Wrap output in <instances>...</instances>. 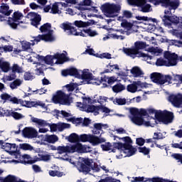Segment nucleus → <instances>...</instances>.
<instances>
[{"instance_id":"obj_1","label":"nucleus","mask_w":182,"mask_h":182,"mask_svg":"<svg viewBox=\"0 0 182 182\" xmlns=\"http://www.w3.org/2000/svg\"><path fill=\"white\" fill-rule=\"evenodd\" d=\"M1 100H4V102H10L12 104L15 105H21L22 106H25L26 107L31 108V107H41L43 108H45L46 104L41 102V101H25V105H24V102L21 99H18L16 97H11L10 95L8 93H4L1 95Z\"/></svg>"},{"instance_id":"obj_2","label":"nucleus","mask_w":182,"mask_h":182,"mask_svg":"<svg viewBox=\"0 0 182 182\" xmlns=\"http://www.w3.org/2000/svg\"><path fill=\"white\" fill-rule=\"evenodd\" d=\"M0 68L4 73L11 70V73L6 77V80L9 82L16 79V73H23V70L18 64H14L11 68L10 63L6 61L0 63Z\"/></svg>"},{"instance_id":"obj_3","label":"nucleus","mask_w":182,"mask_h":182,"mask_svg":"<svg viewBox=\"0 0 182 182\" xmlns=\"http://www.w3.org/2000/svg\"><path fill=\"white\" fill-rule=\"evenodd\" d=\"M154 118L155 124H159V123L168 124L169 123H172L174 119V114L172 112L167 110H158V112H155Z\"/></svg>"},{"instance_id":"obj_4","label":"nucleus","mask_w":182,"mask_h":182,"mask_svg":"<svg viewBox=\"0 0 182 182\" xmlns=\"http://www.w3.org/2000/svg\"><path fill=\"white\" fill-rule=\"evenodd\" d=\"M0 146L1 149H4V151L9 153V155L14 156L15 159H21V151L16 144L5 143L3 140H0Z\"/></svg>"},{"instance_id":"obj_5","label":"nucleus","mask_w":182,"mask_h":182,"mask_svg":"<svg viewBox=\"0 0 182 182\" xmlns=\"http://www.w3.org/2000/svg\"><path fill=\"white\" fill-rule=\"evenodd\" d=\"M100 9L106 17L114 18V14L119 13L121 7L116 4L106 3L101 6Z\"/></svg>"},{"instance_id":"obj_6","label":"nucleus","mask_w":182,"mask_h":182,"mask_svg":"<svg viewBox=\"0 0 182 182\" xmlns=\"http://www.w3.org/2000/svg\"><path fill=\"white\" fill-rule=\"evenodd\" d=\"M52 102L54 104H60L62 105H70V95L65 94L63 91H57L56 95L52 97Z\"/></svg>"},{"instance_id":"obj_7","label":"nucleus","mask_w":182,"mask_h":182,"mask_svg":"<svg viewBox=\"0 0 182 182\" xmlns=\"http://www.w3.org/2000/svg\"><path fill=\"white\" fill-rule=\"evenodd\" d=\"M151 80L152 82L158 85H164L166 82L171 84L173 77L171 75H162L161 73H153L151 74Z\"/></svg>"},{"instance_id":"obj_8","label":"nucleus","mask_w":182,"mask_h":182,"mask_svg":"<svg viewBox=\"0 0 182 182\" xmlns=\"http://www.w3.org/2000/svg\"><path fill=\"white\" fill-rule=\"evenodd\" d=\"M123 53H124L128 56L133 58V59L136 58H146V60H151L153 57L151 55H149L148 54H145L142 52H139L138 49H135L133 47L132 48H123Z\"/></svg>"},{"instance_id":"obj_9","label":"nucleus","mask_w":182,"mask_h":182,"mask_svg":"<svg viewBox=\"0 0 182 182\" xmlns=\"http://www.w3.org/2000/svg\"><path fill=\"white\" fill-rule=\"evenodd\" d=\"M22 18H23V14L19 11H15L12 17H9V20H7V24H9L11 28L16 29L21 23L18 21H21Z\"/></svg>"},{"instance_id":"obj_10","label":"nucleus","mask_w":182,"mask_h":182,"mask_svg":"<svg viewBox=\"0 0 182 182\" xmlns=\"http://www.w3.org/2000/svg\"><path fill=\"white\" fill-rule=\"evenodd\" d=\"M117 138L119 140H122L124 141V144L117 142L114 143V148L117 149L118 150L120 149H129L130 147H132V144L133 143L132 139L130 136H123L122 138H120L119 136H117Z\"/></svg>"},{"instance_id":"obj_11","label":"nucleus","mask_w":182,"mask_h":182,"mask_svg":"<svg viewBox=\"0 0 182 182\" xmlns=\"http://www.w3.org/2000/svg\"><path fill=\"white\" fill-rule=\"evenodd\" d=\"M33 42L38 43L41 41L44 42H54L55 41V37L53 36V31H49L46 34H38V36H33Z\"/></svg>"},{"instance_id":"obj_12","label":"nucleus","mask_w":182,"mask_h":182,"mask_svg":"<svg viewBox=\"0 0 182 182\" xmlns=\"http://www.w3.org/2000/svg\"><path fill=\"white\" fill-rule=\"evenodd\" d=\"M93 160L90 158H82V162L80 163L78 171L87 174L90 172V168L92 166Z\"/></svg>"},{"instance_id":"obj_13","label":"nucleus","mask_w":182,"mask_h":182,"mask_svg":"<svg viewBox=\"0 0 182 182\" xmlns=\"http://www.w3.org/2000/svg\"><path fill=\"white\" fill-rule=\"evenodd\" d=\"M26 18H27L28 19L31 18V25L35 26L37 28L38 26L41 25V21H42V17L41 16V15L33 11L28 13Z\"/></svg>"},{"instance_id":"obj_14","label":"nucleus","mask_w":182,"mask_h":182,"mask_svg":"<svg viewBox=\"0 0 182 182\" xmlns=\"http://www.w3.org/2000/svg\"><path fill=\"white\" fill-rule=\"evenodd\" d=\"M164 58L167 60L169 65L172 67L177 65L178 63V55L175 53L166 50L164 52Z\"/></svg>"},{"instance_id":"obj_15","label":"nucleus","mask_w":182,"mask_h":182,"mask_svg":"<svg viewBox=\"0 0 182 182\" xmlns=\"http://www.w3.org/2000/svg\"><path fill=\"white\" fill-rule=\"evenodd\" d=\"M22 135L26 139H36L38 136V132L33 127H25L22 130Z\"/></svg>"},{"instance_id":"obj_16","label":"nucleus","mask_w":182,"mask_h":182,"mask_svg":"<svg viewBox=\"0 0 182 182\" xmlns=\"http://www.w3.org/2000/svg\"><path fill=\"white\" fill-rule=\"evenodd\" d=\"M62 75L63 77L72 76L75 77L77 79H80V74L76 68H70L67 70H62Z\"/></svg>"},{"instance_id":"obj_17","label":"nucleus","mask_w":182,"mask_h":182,"mask_svg":"<svg viewBox=\"0 0 182 182\" xmlns=\"http://www.w3.org/2000/svg\"><path fill=\"white\" fill-rule=\"evenodd\" d=\"M169 101L176 107H180L182 106V95H171L169 96Z\"/></svg>"},{"instance_id":"obj_18","label":"nucleus","mask_w":182,"mask_h":182,"mask_svg":"<svg viewBox=\"0 0 182 182\" xmlns=\"http://www.w3.org/2000/svg\"><path fill=\"white\" fill-rule=\"evenodd\" d=\"M92 0H83L80 1V4L75 7L78 11H90L92 8H89L88 6H92Z\"/></svg>"},{"instance_id":"obj_19","label":"nucleus","mask_w":182,"mask_h":182,"mask_svg":"<svg viewBox=\"0 0 182 182\" xmlns=\"http://www.w3.org/2000/svg\"><path fill=\"white\" fill-rule=\"evenodd\" d=\"M70 151H72V154H74L75 152L77 153H87V146L82 145L80 143H77L74 145H72L70 146Z\"/></svg>"},{"instance_id":"obj_20","label":"nucleus","mask_w":182,"mask_h":182,"mask_svg":"<svg viewBox=\"0 0 182 182\" xmlns=\"http://www.w3.org/2000/svg\"><path fill=\"white\" fill-rule=\"evenodd\" d=\"M130 114L132 116H138L141 117L149 116L148 112L144 108H141L139 109L138 108H131Z\"/></svg>"},{"instance_id":"obj_21","label":"nucleus","mask_w":182,"mask_h":182,"mask_svg":"<svg viewBox=\"0 0 182 182\" xmlns=\"http://www.w3.org/2000/svg\"><path fill=\"white\" fill-rule=\"evenodd\" d=\"M22 158L23 160L21 161V163L24 164H33L36 163L37 161H40V158L35 156V158L33 159L28 154L23 155Z\"/></svg>"},{"instance_id":"obj_22","label":"nucleus","mask_w":182,"mask_h":182,"mask_svg":"<svg viewBox=\"0 0 182 182\" xmlns=\"http://www.w3.org/2000/svg\"><path fill=\"white\" fill-rule=\"evenodd\" d=\"M80 78L82 80H85L86 82H87V85H92V80H93V78H95V76H93L92 73H90L87 71H83L82 74L80 75Z\"/></svg>"},{"instance_id":"obj_23","label":"nucleus","mask_w":182,"mask_h":182,"mask_svg":"<svg viewBox=\"0 0 182 182\" xmlns=\"http://www.w3.org/2000/svg\"><path fill=\"white\" fill-rule=\"evenodd\" d=\"M54 58L56 59V64L58 65H62L65 62L69 61V58L66 57V55L64 53H56L55 55H53Z\"/></svg>"},{"instance_id":"obj_24","label":"nucleus","mask_w":182,"mask_h":182,"mask_svg":"<svg viewBox=\"0 0 182 182\" xmlns=\"http://www.w3.org/2000/svg\"><path fill=\"white\" fill-rule=\"evenodd\" d=\"M131 122H132L134 124L138 125V126H141L143 125L144 122V119L143 117L140 116H130L129 117Z\"/></svg>"},{"instance_id":"obj_25","label":"nucleus","mask_w":182,"mask_h":182,"mask_svg":"<svg viewBox=\"0 0 182 182\" xmlns=\"http://www.w3.org/2000/svg\"><path fill=\"white\" fill-rule=\"evenodd\" d=\"M155 65H156L157 67H162V66H165L167 68L172 67V65H170L168 62L166 60H165L164 58H157L156 62H155Z\"/></svg>"},{"instance_id":"obj_26","label":"nucleus","mask_w":182,"mask_h":182,"mask_svg":"<svg viewBox=\"0 0 182 182\" xmlns=\"http://www.w3.org/2000/svg\"><path fill=\"white\" fill-rule=\"evenodd\" d=\"M31 120H32L33 123L37 124L40 127H46L50 125L49 123H48L46 120L32 117L31 118Z\"/></svg>"},{"instance_id":"obj_27","label":"nucleus","mask_w":182,"mask_h":182,"mask_svg":"<svg viewBox=\"0 0 182 182\" xmlns=\"http://www.w3.org/2000/svg\"><path fill=\"white\" fill-rule=\"evenodd\" d=\"M98 109L99 106L88 105L86 106V109H85V112L87 113H94L95 116H97L99 114Z\"/></svg>"},{"instance_id":"obj_28","label":"nucleus","mask_w":182,"mask_h":182,"mask_svg":"<svg viewBox=\"0 0 182 182\" xmlns=\"http://www.w3.org/2000/svg\"><path fill=\"white\" fill-rule=\"evenodd\" d=\"M57 151H58V154H72L70 146H59L57 147Z\"/></svg>"},{"instance_id":"obj_29","label":"nucleus","mask_w":182,"mask_h":182,"mask_svg":"<svg viewBox=\"0 0 182 182\" xmlns=\"http://www.w3.org/2000/svg\"><path fill=\"white\" fill-rule=\"evenodd\" d=\"M64 31H69V32H73L76 31V28L72 26L71 23H62L61 26H60Z\"/></svg>"},{"instance_id":"obj_30","label":"nucleus","mask_w":182,"mask_h":182,"mask_svg":"<svg viewBox=\"0 0 182 182\" xmlns=\"http://www.w3.org/2000/svg\"><path fill=\"white\" fill-rule=\"evenodd\" d=\"M66 140L69 141V143H79V135L76 133H72L69 136H66Z\"/></svg>"},{"instance_id":"obj_31","label":"nucleus","mask_w":182,"mask_h":182,"mask_svg":"<svg viewBox=\"0 0 182 182\" xmlns=\"http://www.w3.org/2000/svg\"><path fill=\"white\" fill-rule=\"evenodd\" d=\"M45 141L49 144H55L56 142L58 141V136L55 134L46 135Z\"/></svg>"},{"instance_id":"obj_32","label":"nucleus","mask_w":182,"mask_h":182,"mask_svg":"<svg viewBox=\"0 0 182 182\" xmlns=\"http://www.w3.org/2000/svg\"><path fill=\"white\" fill-rule=\"evenodd\" d=\"M131 74L133 75L134 77H139L144 75L143 71L138 67H134L132 70H131Z\"/></svg>"},{"instance_id":"obj_33","label":"nucleus","mask_w":182,"mask_h":182,"mask_svg":"<svg viewBox=\"0 0 182 182\" xmlns=\"http://www.w3.org/2000/svg\"><path fill=\"white\" fill-rule=\"evenodd\" d=\"M124 90H125V86L120 82L112 86V92L114 93L122 92Z\"/></svg>"},{"instance_id":"obj_34","label":"nucleus","mask_w":182,"mask_h":182,"mask_svg":"<svg viewBox=\"0 0 182 182\" xmlns=\"http://www.w3.org/2000/svg\"><path fill=\"white\" fill-rule=\"evenodd\" d=\"M10 9V6L6 5V4H1V6H0V10L3 11V14L6 16H10L11 14V10Z\"/></svg>"},{"instance_id":"obj_35","label":"nucleus","mask_w":182,"mask_h":182,"mask_svg":"<svg viewBox=\"0 0 182 182\" xmlns=\"http://www.w3.org/2000/svg\"><path fill=\"white\" fill-rule=\"evenodd\" d=\"M162 7H165V8H168L170 7V11H171V9H177L178 7H179V1H172L166 4H164V6H162Z\"/></svg>"},{"instance_id":"obj_36","label":"nucleus","mask_w":182,"mask_h":182,"mask_svg":"<svg viewBox=\"0 0 182 182\" xmlns=\"http://www.w3.org/2000/svg\"><path fill=\"white\" fill-rule=\"evenodd\" d=\"M93 135H87L85 134H81L80 136H78V143L80 142H82V143H86L88 142V141L90 140V139L92 136Z\"/></svg>"},{"instance_id":"obj_37","label":"nucleus","mask_w":182,"mask_h":182,"mask_svg":"<svg viewBox=\"0 0 182 182\" xmlns=\"http://www.w3.org/2000/svg\"><path fill=\"white\" fill-rule=\"evenodd\" d=\"M134 46L132 48L139 50L145 49L146 48V43L143 41H136L134 43Z\"/></svg>"},{"instance_id":"obj_38","label":"nucleus","mask_w":182,"mask_h":182,"mask_svg":"<svg viewBox=\"0 0 182 182\" xmlns=\"http://www.w3.org/2000/svg\"><path fill=\"white\" fill-rule=\"evenodd\" d=\"M171 1V0H149V2H151V4H154L156 6L161 5V6Z\"/></svg>"},{"instance_id":"obj_39","label":"nucleus","mask_w":182,"mask_h":182,"mask_svg":"<svg viewBox=\"0 0 182 182\" xmlns=\"http://www.w3.org/2000/svg\"><path fill=\"white\" fill-rule=\"evenodd\" d=\"M21 84L22 81L21 79H14V81L9 84V87H11V90L17 89Z\"/></svg>"},{"instance_id":"obj_40","label":"nucleus","mask_w":182,"mask_h":182,"mask_svg":"<svg viewBox=\"0 0 182 182\" xmlns=\"http://www.w3.org/2000/svg\"><path fill=\"white\" fill-rule=\"evenodd\" d=\"M136 6L141 8V11L143 13H149L150 12L151 5L149 4H143L140 5H136Z\"/></svg>"},{"instance_id":"obj_41","label":"nucleus","mask_w":182,"mask_h":182,"mask_svg":"<svg viewBox=\"0 0 182 182\" xmlns=\"http://www.w3.org/2000/svg\"><path fill=\"white\" fill-rule=\"evenodd\" d=\"M74 25L79 28H85V27L90 26V22H85L82 21H75L74 22Z\"/></svg>"},{"instance_id":"obj_42","label":"nucleus","mask_w":182,"mask_h":182,"mask_svg":"<svg viewBox=\"0 0 182 182\" xmlns=\"http://www.w3.org/2000/svg\"><path fill=\"white\" fill-rule=\"evenodd\" d=\"M19 149L25 151H32L34 149V148L31 144L27 143L20 144Z\"/></svg>"},{"instance_id":"obj_43","label":"nucleus","mask_w":182,"mask_h":182,"mask_svg":"<svg viewBox=\"0 0 182 182\" xmlns=\"http://www.w3.org/2000/svg\"><path fill=\"white\" fill-rule=\"evenodd\" d=\"M114 105H117L119 106H123L127 104V100L125 98H115L114 101H112Z\"/></svg>"},{"instance_id":"obj_44","label":"nucleus","mask_w":182,"mask_h":182,"mask_svg":"<svg viewBox=\"0 0 182 182\" xmlns=\"http://www.w3.org/2000/svg\"><path fill=\"white\" fill-rule=\"evenodd\" d=\"M82 32L87 34V36H89L90 37H95V36H97L98 35L97 32H96L95 31H92L90 28L82 29Z\"/></svg>"},{"instance_id":"obj_45","label":"nucleus","mask_w":182,"mask_h":182,"mask_svg":"<svg viewBox=\"0 0 182 182\" xmlns=\"http://www.w3.org/2000/svg\"><path fill=\"white\" fill-rule=\"evenodd\" d=\"M21 48L23 51H27L31 48V43L25 41H21Z\"/></svg>"},{"instance_id":"obj_46","label":"nucleus","mask_w":182,"mask_h":182,"mask_svg":"<svg viewBox=\"0 0 182 182\" xmlns=\"http://www.w3.org/2000/svg\"><path fill=\"white\" fill-rule=\"evenodd\" d=\"M54 59H55V57L53 55H46L43 61H44V63L46 65H50L53 64Z\"/></svg>"},{"instance_id":"obj_47","label":"nucleus","mask_w":182,"mask_h":182,"mask_svg":"<svg viewBox=\"0 0 182 182\" xmlns=\"http://www.w3.org/2000/svg\"><path fill=\"white\" fill-rule=\"evenodd\" d=\"M83 31L77 32V30H75L74 31H69L68 32V35L69 36H81L83 38L87 37V36L82 33Z\"/></svg>"},{"instance_id":"obj_48","label":"nucleus","mask_w":182,"mask_h":182,"mask_svg":"<svg viewBox=\"0 0 182 182\" xmlns=\"http://www.w3.org/2000/svg\"><path fill=\"white\" fill-rule=\"evenodd\" d=\"M87 142L92 144L93 146H97L99 144V137L98 136H95V135H92L89 140L87 141Z\"/></svg>"},{"instance_id":"obj_49","label":"nucleus","mask_w":182,"mask_h":182,"mask_svg":"<svg viewBox=\"0 0 182 182\" xmlns=\"http://www.w3.org/2000/svg\"><path fill=\"white\" fill-rule=\"evenodd\" d=\"M127 89L129 92L135 93L136 92H137L138 87L137 85L130 84L127 85Z\"/></svg>"},{"instance_id":"obj_50","label":"nucleus","mask_w":182,"mask_h":182,"mask_svg":"<svg viewBox=\"0 0 182 182\" xmlns=\"http://www.w3.org/2000/svg\"><path fill=\"white\" fill-rule=\"evenodd\" d=\"M51 28V24L50 23H46L41 26L40 31L41 33L48 32Z\"/></svg>"},{"instance_id":"obj_51","label":"nucleus","mask_w":182,"mask_h":182,"mask_svg":"<svg viewBox=\"0 0 182 182\" xmlns=\"http://www.w3.org/2000/svg\"><path fill=\"white\" fill-rule=\"evenodd\" d=\"M49 176L51 177H62L63 176L62 172H60L58 171H53V170H50L49 172Z\"/></svg>"},{"instance_id":"obj_52","label":"nucleus","mask_w":182,"mask_h":182,"mask_svg":"<svg viewBox=\"0 0 182 182\" xmlns=\"http://www.w3.org/2000/svg\"><path fill=\"white\" fill-rule=\"evenodd\" d=\"M98 182H120L119 179H115L111 176H107L105 178H101Z\"/></svg>"},{"instance_id":"obj_53","label":"nucleus","mask_w":182,"mask_h":182,"mask_svg":"<svg viewBox=\"0 0 182 182\" xmlns=\"http://www.w3.org/2000/svg\"><path fill=\"white\" fill-rule=\"evenodd\" d=\"M138 150L139 153L143 154L144 156L150 154L151 149L146 148V146L138 147Z\"/></svg>"},{"instance_id":"obj_54","label":"nucleus","mask_w":182,"mask_h":182,"mask_svg":"<svg viewBox=\"0 0 182 182\" xmlns=\"http://www.w3.org/2000/svg\"><path fill=\"white\" fill-rule=\"evenodd\" d=\"M51 11H50V14H59V7H58V3H54L52 5V7L50 8Z\"/></svg>"},{"instance_id":"obj_55","label":"nucleus","mask_w":182,"mask_h":182,"mask_svg":"<svg viewBox=\"0 0 182 182\" xmlns=\"http://www.w3.org/2000/svg\"><path fill=\"white\" fill-rule=\"evenodd\" d=\"M131 5H141L146 4V0H129Z\"/></svg>"},{"instance_id":"obj_56","label":"nucleus","mask_w":182,"mask_h":182,"mask_svg":"<svg viewBox=\"0 0 182 182\" xmlns=\"http://www.w3.org/2000/svg\"><path fill=\"white\" fill-rule=\"evenodd\" d=\"M151 182H177V181H173L169 179H164L163 178L154 177V178H151Z\"/></svg>"},{"instance_id":"obj_57","label":"nucleus","mask_w":182,"mask_h":182,"mask_svg":"<svg viewBox=\"0 0 182 182\" xmlns=\"http://www.w3.org/2000/svg\"><path fill=\"white\" fill-rule=\"evenodd\" d=\"M17 178L14 176L9 175L1 182H16Z\"/></svg>"},{"instance_id":"obj_58","label":"nucleus","mask_w":182,"mask_h":182,"mask_svg":"<svg viewBox=\"0 0 182 182\" xmlns=\"http://www.w3.org/2000/svg\"><path fill=\"white\" fill-rule=\"evenodd\" d=\"M112 146H113L112 145V144L110 142H107V143H105V144H102L101 149L104 151H109L112 150V149H111Z\"/></svg>"},{"instance_id":"obj_59","label":"nucleus","mask_w":182,"mask_h":182,"mask_svg":"<svg viewBox=\"0 0 182 182\" xmlns=\"http://www.w3.org/2000/svg\"><path fill=\"white\" fill-rule=\"evenodd\" d=\"M122 27L127 29V31L132 30L133 25L127 21H123L121 24Z\"/></svg>"},{"instance_id":"obj_60","label":"nucleus","mask_w":182,"mask_h":182,"mask_svg":"<svg viewBox=\"0 0 182 182\" xmlns=\"http://www.w3.org/2000/svg\"><path fill=\"white\" fill-rule=\"evenodd\" d=\"M69 127H70V124H69L62 123V124H57V128H58V130L59 132H62L65 129H68Z\"/></svg>"},{"instance_id":"obj_61","label":"nucleus","mask_w":182,"mask_h":182,"mask_svg":"<svg viewBox=\"0 0 182 182\" xmlns=\"http://www.w3.org/2000/svg\"><path fill=\"white\" fill-rule=\"evenodd\" d=\"M103 113L109 114L111 110L107 107L103 105H98V112L100 111Z\"/></svg>"},{"instance_id":"obj_62","label":"nucleus","mask_w":182,"mask_h":182,"mask_svg":"<svg viewBox=\"0 0 182 182\" xmlns=\"http://www.w3.org/2000/svg\"><path fill=\"white\" fill-rule=\"evenodd\" d=\"M103 113L109 114L111 110L107 107L103 105H98V112L100 111Z\"/></svg>"},{"instance_id":"obj_63","label":"nucleus","mask_w":182,"mask_h":182,"mask_svg":"<svg viewBox=\"0 0 182 182\" xmlns=\"http://www.w3.org/2000/svg\"><path fill=\"white\" fill-rule=\"evenodd\" d=\"M69 122H72L74 124H80L82 122V118L72 117L69 119Z\"/></svg>"},{"instance_id":"obj_64","label":"nucleus","mask_w":182,"mask_h":182,"mask_svg":"<svg viewBox=\"0 0 182 182\" xmlns=\"http://www.w3.org/2000/svg\"><path fill=\"white\" fill-rule=\"evenodd\" d=\"M172 157L176 160H178V161L181 162L182 164V154H172Z\"/></svg>"}]
</instances>
